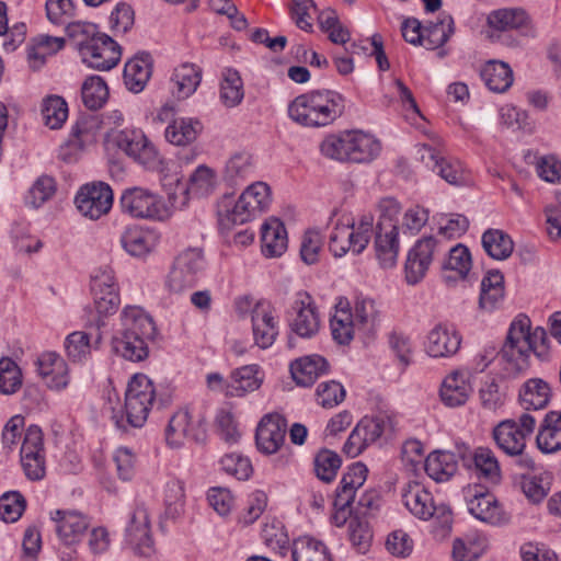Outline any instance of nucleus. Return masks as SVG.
<instances>
[{
	"label": "nucleus",
	"mask_w": 561,
	"mask_h": 561,
	"mask_svg": "<svg viewBox=\"0 0 561 561\" xmlns=\"http://www.w3.org/2000/svg\"><path fill=\"white\" fill-rule=\"evenodd\" d=\"M530 353L541 360L548 359L549 339L543 328L531 330L530 319L518 314L510 324L500 357L506 364V370L516 375L528 368Z\"/></svg>",
	"instance_id": "obj_1"
},
{
	"label": "nucleus",
	"mask_w": 561,
	"mask_h": 561,
	"mask_svg": "<svg viewBox=\"0 0 561 561\" xmlns=\"http://www.w3.org/2000/svg\"><path fill=\"white\" fill-rule=\"evenodd\" d=\"M121 328L112 339L114 352L138 363L149 356L148 342L157 334L152 317L140 306L127 305L119 314Z\"/></svg>",
	"instance_id": "obj_2"
},
{
	"label": "nucleus",
	"mask_w": 561,
	"mask_h": 561,
	"mask_svg": "<svg viewBox=\"0 0 561 561\" xmlns=\"http://www.w3.org/2000/svg\"><path fill=\"white\" fill-rule=\"evenodd\" d=\"M73 48L88 68L108 71L122 59V47L105 33L98 31L93 23L72 22L66 27Z\"/></svg>",
	"instance_id": "obj_3"
},
{
	"label": "nucleus",
	"mask_w": 561,
	"mask_h": 561,
	"mask_svg": "<svg viewBox=\"0 0 561 561\" xmlns=\"http://www.w3.org/2000/svg\"><path fill=\"white\" fill-rule=\"evenodd\" d=\"M345 108L344 96L334 90H313L296 96L288 105L291 121L309 128L333 124Z\"/></svg>",
	"instance_id": "obj_4"
},
{
	"label": "nucleus",
	"mask_w": 561,
	"mask_h": 561,
	"mask_svg": "<svg viewBox=\"0 0 561 561\" xmlns=\"http://www.w3.org/2000/svg\"><path fill=\"white\" fill-rule=\"evenodd\" d=\"M321 153L332 160L369 163L380 151V141L363 130H345L327 136L320 145Z\"/></svg>",
	"instance_id": "obj_5"
},
{
	"label": "nucleus",
	"mask_w": 561,
	"mask_h": 561,
	"mask_svg": "<svg viewBox=\"0 0 561 561\" xmlns=\"http://www.w3.org/2000/svg\"><path fill=\"white\" fill-rule=\"evenodd\" d=\"M367 473L366 465L360 461L348 467L335 491L333 505L337 511L344 512L346 508H352L355 516L366 518L379 510L380 495L376 491L364 492L353 506L356 491L365 483Z\"/></svg>",
	"instance_id": "obj_6"
},
{
	"label": "nucleus",
	"mask_w": 561,
	"mask_h": 561,
	"mask_svg": "<svg viewBox=\"0 0 561 561\" xmlns=\"http://www.w3.org/2000/svg\"><path fill=\"white\" fill-rule=\"evenodd\" d=\"M374 231V216L362 215L357 221L343 215L340 217L329 237V250L334 257H343L351 252L360 254L368 245Z\"/></svg>",
	"instance_id": "obj_7"
},
{
	"label": "nucleus",
	"mask_w": 561,
	"mask_h": 561,
	"mask_svg": "<svg viewBox=\"0 0 561 561\" xmlns=\"http://www.w3.org/2000/svg\"><path fill=\"white\" fill-rule=\"evenodd\" d=\"M154 399L156 388L152 380L145 374H135L127 383L123 413L113 414L117 427L125 428L126 424L141 427L148 419Z\"/></svg>",
	"instance_id": "obj_8"
},
{
	"label": "nucleus",
	"mask_w": 561,
	"mask_h": 561,
	"mask_svg": "<svg viewBox=\"0 0 561 561\" xmlns=\"http://www.w3.org/2000/svg\"><path fill=\"white\" fill-rule=\"evenodd\" d=\"M380 219L375 236V250L380 265L385 268L392 267L397 263L400 242L399 226L393 219L399 215L400 203L391 197L380 201Z\"/></svg>",
	"instance_id": "obj_9"
},
{
	"label": "nucleus",
	"mask_w": 561,
	"mask_h": 561,
	"mask_svg": "<svg viewBox=\"0 0 561 561\" xmlns=\"http://www.w3.org/2000/svg\"><path fill=\"white\" fill-rule=\"evenodd\" d=\"M394 432L393 419L386 413L364 416L353 428L344 443L343 451L348 456H359L369 446L388 442Z\"/></svg>",
	"instance_id": "obj_10"
},
{
	"label": "nucleus",
	"mask_w": 561,
	"mask_h": 561,
	"mask_svg": "<svg viewBox=\"0 0 561 561\" xmlns=\"http://www.w3.org/2000/svg\"><path fill=\"white\" fill-rule=\"evenodd\" d=\"M123 214L137 219L165 221L172 216V207L156 192L134 186L123 191L119 198Z\"/></svg>",
	"instance_id": "obj_11"
},
{
	"label": "nucleus",
	"mask_w": 561,
	"mask_h": 561,
	"mask_svg": "<svg viewBox=\"0 0 561 561\" xmlns=\"http://www.w3.org/2000/svg\"><path fill=\"white\" fill-rule=\"evenodd\" d=\"M272 203V192L267 183L257 181L250 184L236 201L232 208L220 213L224 225H243L266 211Z\"/></svg>",
	"instance_id": "obj_12"
},
{
	"label": "nucleus",
	"mask_w": 561,
	"mask_h": 561,
	"mask_svg": "<svg viewBox=\"0 0 561 561\" xmlns=\"http://www.w3.org/2000/svg\"><path fill=\"white\" fill-rule=\"evenodd\" d=\"M237 310L243 314L250 311L253 341L262 350L271 347L279 331V321L275 307L266 300H259L253 306L250 298L237 300Z\"/></svg>",
	"instance_id": "obj_13"
},
{
	"label": "nucleus",
	"mask_w": 561,
	"mask_h": 561,
	"mask_svg": "<svg viewBox=\"0 0 561 561\" xmlns=\"http://www.w3.org/2000/svg\"><path fill=\"white\" fill-rule=\"evenodd\" d=\"M107 138L129 158L147 169L154 170L162 164L159 150L140 128L114 130L107 134Z\"/></svg>",
	"instance_id": "obj_14"
},
{
	"label": "nucleus",
	"mask_w": 561,
	"mask_h": 561,
	"mask_svg": "<svg viewBox=\"0 0 561 561\" xmlns=\"http://www.w3.org/2000/svg\"><path fill=\"white\" fill-rule=\"evenodd\" d=\"M443 238L426 236L419 239L408 253L405 278L411 285L417 284L426 275L432 262L447 251Z\"/></svg>",
	"instance_id": "obj_15"
},
{
	"label": "nucleus",
	"mask_w": 561,
	"mask_h": 561,
	"mask_svg": "<svg viewBox=\"0 0 561 561\" xmlns=\"http://www.w3.org/2000/svg\"><path fill=\"white\" fill-rule=\"evenodd\" d=\"M90 289L99 317H108L117 311L121 305L119 286L112 267L95 268L91 274Z\"/></svg>",
	"instance_id": "obj_16"
},
{
	"label": "nucleus",
	"mask_w": 561,
	"mask_h": 561,
	"mask_svg": "<svg viewBox=\"0 0 561 561\" xmlns=\"http://www.w3.org/2000/svg\"><path fill=\"white\" fill-rule=\"evenodd\" d=\"M175 184L180 194L176 191L169 192V201L174 208H183L191 197L199 198L210 195L217 186V174L211 168L201 164L190 175L186 184L182 183L180 178L175 179Z\"/></svg>",
	"instance_id": "obj_17"
},
{
	"label": "nucleus",
	"mask_w": 561,
	"mask_h": 561,
	"mask_svg": "<svg viewBox=\"0 0 561 561\" xmlns=\"http://www.w3.org/2000/svg\"><path fill=\"white\" fill-rule=\"evenodd\" d=\"M205 260L199 249H187L175 259L167 285L173 293H182L197 283L204 271Z\"/></svg>",
	"instance_id": "obj_18"
},
{
	"label": "nucleus",
	"mask_w": 561,
	"mask_h": 561,
	"mask_svg": "<svg viewBox=\"0 0 561 561\" xmlns=\"http://www.w3.org/2000/svg\"><path fill=\"white\" fill-rule=\"evenodd\" d=\"M207 434L205 425L194 421L186 410L173 414L165 431V442L172 449H179L187 444H204Z\"/></svg>",
	"instance_id": "obj_19"
},
{
	"label": "nucleus",
	"mask_w": 561,
	"mask_h": 561,
	"mask_svg": "<svg viewBox=\"0 0 561 561\" xmlns=\"http://www.w3.org/2000/svg\"><path fill=\"white\" fill-rule=\"evenodd\" d=\"M113 199L111 186L96 182L83 185L77 193L75 203L82 216L96 220L111 210Z\"/></svg>",
	"instance_id": "obj_20"
},
{
	"label": "nucleus",
	"mask_w": 561,
	"mask_h": 561,
	"mask_svg": "<svg viewBox=\"0 0 561 561\" xmlns=\"http://www.w3.org/2000/svg\"><path fill=\"white\" fill-rule=\"evenodd\" d=\"M102 121L98 116L78 119L71 127L64 147V160L73 161L83 151L94 146L101 134Z\"/></svg>",
	"instance_id": "obj_21"
},
{
	"label": "nucleus",
	"mask_w": 561,
	"mask_h": 561,
	"mask_svg": "<svg viewBox=\"0 0 561 561\" xmlns=\"http://www.w3.org/2000/svg\"><path fill=\"white\" fill-rule=\"evenodd\" d=\"M287 421L282 414L277 412L264 414L255 428L257 450L265 455L280 451L285 445Z\"/></svg>",
	"instance_id": "obj_22"
},
{
	"label": "nucleus",
	"mask_w": 561,
	"mask_h": 561,
	"mask_svg": "<svg viewBox=\"0 0 561 561\" xmlns=\"http://www.w3.org/2000/svg\"><path fill=\"white\" fill-rule=\"evenodd\" d=\"M125 539L137 554L147 557L153 552L150 512L145 504L135 507L125 530Z\"/></svg>",
	"instance_id": "obj_23"
},
{
	"label": "nucleus",
	"mask_w": 561,
	"mask_h": 561,
	"mask_svg": "<svg viewBox=\"0 0 561 561\" xmlns=\"http://www.w3.org/2000/svg\"><path fill=\"white\" fill-rule=\"evenodd\" d=\"M402 502L409 512L415 517L427 520L435 514L449 518V512L445 507H436L433 495L419 482L410 481L401 490Z\"/></svg>",
	"instance_id": "obj_24"
},
{
	"label": "nucleus",
	"mask_w": 561,
	"mask_h": 561,
	"mask_svg": "<svg viewBox=\"0 0 561 561\" xmlns=\"http://www.w3.org/2000/svg\"><path fill=\"white\" fill-rule=\"evenodd\" d=\"M461 341L462 337L454 325L437 323L428 331L424 350L433 358H448L457 354Z\"/></svg>",
	"instance_id": "obj_25"
},
{
	"label": "nucleus",
	"mask_w": 561,
	"mask_h": 561,
	"mask_svg": "<svg viewBox=\"0 0 561 561\" xmlns=\"http://www.w3.org/2000/svg\"><path fill=\"white\" fill-rule=\"evenodd\" d=\"M531 24L528 13L518 7L492 10L486 15V26L490 37H499L502 33L524 31Z\"/></svg>",
	"instance_id": "obj_26"
},
{
	"label": "nucleus",
	"mask_w": 561,
	"mask_h": 561,
	"mask_svg": "<svg viewBox=\"0 0 561 561\" xmlns=\"http://www.w3.org/2000/svg\"><path fill=\"white\" fill-rule=\"evenodd\" d=\"M291 330L301 337L313 336L320 327V318L312 297L305 291L298 293L293 305Z\"/></svg>",
	"instance_id": "obj_27"
},
{
	"label": "nucleus",
	"mask_w": 561,
	"mask_h": 561,
	"mask_svg": "<svg viewBox=\"0 0 561 561\" xmlns=\"http://www.w3.org/2000/svg\"><path fill=\"white\" fill-rule=\"evenodd\" d=\"M419 153L421 160L449 184L462 185L467 182V174L460 161L446 160L438 150L428 145H423Z\"/></svg>",
	"instance_id": "obj_28"
},
{
	"label": "nucleus",
	"mask_w": 561,
	"mask_h": 561,
	"mask_svg": "<svg viewBox=\"0 0 561 561\" xmlns=\"http://www.w3.org/2000/svg\"><path fill=\"white\" fill-rule=\"evenodd\" d=\"M471 499L467 501L469 513L477 519L490 525L499 526L510 522V515L505 513L490 492H476L471 494V489L467 491Z\"/></svg>",
	"instance_id": "obj_29"
},
{
	"label": "nucleus",
	"mask_w": 561,
	"mask_h": 561,
	"mask_svg": "<svg viewBox=\"0 0 561 561\" xmlns=\"http://www.w3.org/2000/svg\"><path fill=\"white\" fill-rule=\"evenodd\" d=\"M38 374L45 385L54 391H61L70 383L67 362L55 352H45L37 359Z\"/></svg>",
	"instance_id": "obj_30"
},
{
	"label": "nucleus",
	"mask_w": 561,
	"mask_h": 561,
	"mask_svg": "<svg viewBox=\"0 0 561 561\" xmlns=\"http://www.w3.org/2000/svg\"><path fill=\"white\" fill-rule=\"evenodd\" d=\"M159 242L160 236L156 230L138 225L126 227L121 236L123 249L135 257L148 255L156 249Z\"/></svg>",
	"instance_id": "obj_31"
},
{
	"label": "nucleus",
	"mask_w": 561,
	"mask_h": 561,
	"mask_svg": "<svg viewBox=\"0 0 561 561\" xmlns=\"http://www.w3.org/2000/svg\"><path fill=\"white\" fill-rule=\"evenodd\" d=\"M94 467L98 470L100 482L107 491L115 490V477L122 481H129L136 472L134 458H95Z\"/></svg>",
	"instance_id": "obj_32"
},
{
	"label": "nucleus",
	"mask_w": 561,
	"mask_h": 561,
	"mask_svg": "<svg viewBox=\"0 0 561 561\" xmlns=\"http://www.w3.org/2000/svg\"><path fill=\"white\" fill-rule=\"evenodd\" d=\"M290 374L298 386L310 387L329 369L327 359L318 354L307 355L290 364Z\"/></svg>",
	"instance_id": "obj_33"
},
{
	"label": "nucleus",
	"mask_w": 561,
	"mask_h": 561,
	"mask_svg": "<svg viewBox=\"0 0 561 561\" xmlns=\"http://www.w3.org/2000/svg\"><path fill=\"white\" fill-rule=\"evenodd\" d=\"M471 391L468 374L463 370H455L443 380L439 396L445 405L456 408L467 402Z\"/></svg>",
	"instance_id": "obj_34"
},
{
	"label": "nucleus",
	"mask_w": 561,
	"mask_h": 561,
	"mask_svg": "<svg viewBox=\"0 0 561 561\" xmlns=\"http://www.w3.org/2000/svg\"><path fill=\"white\" fill-rule=\"evenodd\" d=\"M53 519L58 537L66 546L79 542L89 526L87 517L78 512L56 511Z\"/></svg>",
	"instance_id": "obj_35"
},
{
	"label": "nucleus",
	"mask_w": 561,
	"mask_h": 561,
	"mask_svg": "<svg viewBox=\"0 0 561 561\" xmlns=\"http://www.w3.org/2000/svg\"><path fill=\"white\" fill-rule=\"evenodd\" d=\"M262 252L267 257H277L285 253L288 245L287 231L284 224L274 217L264 221L261 227Z\"/></svg>",
	"instance_id": "obj_36"
},
{
	"label": "nucleus",
	"mask_w": 561,
	"mask_h": 561,
	"mask_svg": "<svg viewBox=\"0 0 561 561\" xmlns=\"http://www.w3.org/2000/svg\"><path fill=\"white\" fill-rule=\"evenodd\" d=\"M102 335L99 330L95 334L85 331H73L69 333L65 341L64 347L68 359L72 363H85L93 347H98L101 343Z\"/></svg>",
	"instance_id": "obj_37"
},
{
	"label": "nucleus",
	"mask_w": 561,
	"mask_h": 561,
	"mask_svg": "<svg viewBox=\"0 0 561 561\" xmlns=\"http://www.w3.org/2000/svg\"><path fill=\"white\" fill-rule=\"evenodd\" d=\"M493 438L507 456H519L525 449L527 437L520 432L517 422L502 421L493 430Z\"/></svg>",
	"instance_id": "obj_38"
},
{
	"label": "nucleus",
	"mask_w": 561,
	"mask_h": 561,
	"mask_svg": "<svg viewBox=\"0 0 561 561\" xmlns=\"http://www.w3.org/2000/svg\"><path fill=\"white\" fill-rule=\"evenodd\" d=\"M152 72V59L147 53L137 54L124 67V82L131 92L139 93L147 85Z\"/></svg>",
	"instance_id": "obj_39"
},
{
	"label": "nucleus",
	"mask_w": 561,
	"mask_h": 561,
	"mask_svg": "<svg viewBox=\"0 0 561 561\" xmlns=\"http://www.w3.org/2000/svg\"><path fill=\"white\" fill-rule=\"evenodd\" d=\"M260 367L245 365L232 371L226 385V394L230 397H243L248 392L257 390L262 385Z\"/></svg>",
	"instance_id": "obj_40"
},
{
	"label": "nucleus",
	"mask_w": 561,
	"mask_h": 561,
	"mask_svg": "<svg viewBox=\"0 0 561 561\" xmlns=\"http://www.w3.org/2000/svg\"><path fill=\"white\" fill-rule=\"evenodd\" d=\"M480 77L485 87L494 93L506 92L514 82V73L507 62L501 60L486 61L481 70Z\"/></svg>",
	"instance_id": "obj_41"
},
{
	"label": "nucleus",
	"mask_w": 561,
	"mask_h": 561,
	"mask_svg": "<svg viewBox=\"0 0 561 561\" xmlns=\"http://www.w3.org/2000/svg\"><path fill=\"white\" fill-rule=\"evenodd\" d=\"M203 129L199 119L195 117H178L164 129L165 140L178 147H186L193 144Z\"/></svg>",
	"instance_id": "obj_42"
},
{
	"label": "nucleus",
	"mask_w": 561,
	"mask_h": 561,
	"mask_svg": "<svg viewBox=\"0 0 561 561\" xmlns=\"http://www.w3.org/2000/svg\"><path fill=\"white\" fill-rule=\"evenodd\" d=\"M202 80L201 69L193 64H183L174 69L171 78V92L178 100L190 98Z\"/></svg>",
	"instance_id": "obj_43"
},
{
	"label": "nucleus",
	"mask_w": 561,
	"mask_h": 561,
	"mask_svg": "<svg viewBox=\"0 0 561 561\" xmlns=\"http://www.w3.org/2000/svg\"><path fill=\"white\" fill-rule=\"evenodd\" d=\"M504 300V276L499 271H490L481 280L479 306L486 312L497 309Z\"/></svg>",
	"instance_id": "obj_44"
},
{
	"label": "nucleus",
	"mask_w": 561,
	"mask_h": 561,
	"mask_svg": "<svg viewBox=\"0 0 561 561\" xmlns=\"http://www.w3.org/2000/svg\"><path fill=\"white\" fill-rule=\"evenodd\" d=\"M353 318L359 331L373 333L381 323L380 306L373 298L357 296Z\"/></svg>",
	"instance_id": "obj_45"
},
{
	"label": "nucleus",
	"mask_w": 561,
	"mask_h": 561,
	"mask_svg": "<svg viewBox=\"0 0 561 561\" xmlns=\"http://www.w3.org/2000/svg\"><path fill=\"white\" fill-rule=\"evenodd\" d=\"M470 478L477 479L484 486L497 485L502 474L496 458H461Z\"/></svg>",
	"instance_id": "obj_46"
},
{
	"label": "nucleus",
	"mask_w": 561,
	"mask_h": 561,
	"mask_svg": "<svg viewBox=\"0 0 561 561\" xmlns=\"http://www.w3.org/2000/svg\"><path fill=\"white\" fill-rule=\"evenodd\" d=\"M536 443L543 454H552L561 449V413L550 412L546 415Z\"/></svg>",
	"instance_id": "obj_47"
},
{
	"label": "nucleus",
	"mask_w": 561,
	"mask_h": 561,
	"mask_svg": "<svg viewBox=\"0 0 561 561\" xmlns=\"http://www.w3.org/2000/svg\"><path fill=\"white\" fill-rule=\"evenodd\" d=\"M551 389L541 378L527 380L519 391L520 404L525 410H540L548 405Z\"/></svg>",
	"instance_id": "obj_48"
},
{
	"label": "nucleus",
	"mask_w": 561,
	"mask_h": 561,
	"mask_svg": "<svg viewBox=\"0 0 561 561\" xmlns=\"http://www.w3.org/2000/svg\"><path fill=\"white\" fill-rule=\"evenodd\" d=\"M481 242L488 255L497 261L508 259L514 250L511 236L501 229H488L483 232Z\"/></svg>",
	"instance_id": "obj_49"
},
{
	"label": "nucleus",
	"mask_w": 561,
	"mask_h": 561,
	"mask_svg": "<svg viewBox=\"0 0 561 561\" xmlns=\"http://www.w3.org/2000/svg\"><path fill=\"white\" fill-rule=\"evenodd\" d=\"M330 328L333 339L339 344H348L354 336L356 323L353 313L347 309V302L336 305L335 312L330 320Z\"/></svg>",
	"instance_id": "obj_50"
},
{
	"label": "nucleus",
	"mask_w": 561,
	"mask_h": 561,
	"mask_svg": "<svg viewBox=\"0 0 561 561\" xmlns=\"http://www.w3.org/2000/svg\"><path fill=\"white\" fill-rule=\"evenodd\" d=\"M454 34V20L444 14L436 22L428 21L423 25V46L435 49L443 46Z\"/></svg>",
	"instance_id": "obj_51"
},
{
	"label": "nucleus",
	"mask_w": 561,
	"mask_h": 561,
	"mask_svg": "<svg viewBox=\"0 0 561 561\" xmlns=\"http://www.w3.org/2000/svg\"><path fill=\"white\" fill-rule=\"evenodd\" d=\"M291 558L293 561H332L327 546L308 536L294 541Z\"/></svg>",
	"instance_id": "obj_52"
},
{
	"label": "nucleus",
	"mask_w": 561,
	"mask_h": 561,
	"mask_svg": "<svg viewBox=\"0 0 561 561\" xmlns=\"http://www.w3.org/2000/svg\"><path fill=\"white\" fill-rule=\"evenodd\" d=\"M219 98L226 107H236L244 98L243 81L239 72L227 68L222 71Z\"/></svg>",
	"instance_id": "obj_53"
},
{
	"label": "nucleus",
	"mask_w": 561,
	"mask_h": 561,
	"mask_svg": "<svg viewBox=\"0 0 561 561\" xmlns=\"http://www.w3.org/2000/svg\"><path fill=\"white\" fill-rule=\"evenodd\" d=\"M110 95L105 80L96 75L89 76L81 87V99L89 110H99L107 101Z\"/></svg>",
	"instance_id": "obj_54"
},
{
	"label": "nucleus",
	"mask_w": 561,
	"mask_h": 561,
	"mask_svg": "<svg viewBox=\"0 0 561 561\" xmlns=\"http://www.w3.org/2000/svg\"><path fill=\"white\" fill-rule=\"evenodd\" d=\"M41 113L47 127L59 129L68 118V104L59 95H48L42 102Z\"/></svg>",
	"instance_id": "obj_55"
},
{
	"label": "nucleus",
	"mask_w": 561,
	"mask_h": 561,
	"mask_svg": "<svg viewBox=\"0 0 561 561\" xmlns=\"http://www.w3.org/2000/svg\"><path fill=\"white\" fill-rule=\"evenodd\" d=\"M254 173L252 156L248 152H237L226 162L224 178L230 184H238Z\"/></svg>",
	"instance_id": "obj_56"
},
{
	"label": "nucleus",
	"mask_w": 561,
	"mask_h": 561,
	"mask_svg": "<svg viewBox=\"0 0 561 561\" xmlns=\"http://www.w3.org/2000/svg\"><path fill=\"white\" fill-rule=\"evenodd\" d=\"M64 46V37L39 34L32 39V45L28 48V59L34 61L35 66H41L48 56L58 53Z\"/></svg>",
	"instance_id": "obj_57"
},
{
	"label": "nucleus",
	"mask_w": 561,
	"mask_h": 561,
	"mask_svg": "<svg viewBox=\"0 0 561 561\" xmlns=\"http://www.w3.org/2000/svg\"><path fill=\"white\" fill-rule=\"evenodd\" d=\"M348 539L359 554L369 551L373 542V530L369 522L360 516H353L347 524Z\"/></svg>",
	"instance_id": "obj_58"
},
{
	"label": "nucleus",
	"mask_w": 561,
	"mask_h": 561,
	"mask_svg": "<svg viewBox=\"0 0 561 561\" xmlns=\"http://www.w3.org/2000/svg\"><path fill=\"white\" fill-rule=\"evenodd\" d=\"M485 540L479 536L457 538L453 543L454 561H476L485 550Z\"/></svg>",
	"instance_id": "obj_59"
},
{
	"label": "nucleus",
	"mask_w": 561,
	"mask_h": 561,
	"mask_svg": "<svg viewBox=\"0 0 561 561\" xmlns=\"http://www.w3.org/2000/svg\"><path fill=\"white\" fill-rule=\"evenodd\" d=\"M22 387V371L18 364L9 358H0V393L10 396Z\"/></svg>",
	"instance_id": "obj_60"
},
{
	"label": "nucleus",
	"mask_w": 561,
	"mask_h": 561,
	"mask_svg": "<svg viewBox=\"0 0 561 561\" xmlns=\"http://www.w3.org/2000/svg\"><path fill=\"white\" fill-rule=\"evenodd\" d=\"M26 508V500L19 491H9L0 496V518L5 523L16 522Z\"/></svg>",
	"instance_id": "obj_61"
},
{
	"label": "nucleus",
	"mask_w": 561,
	"mask_h": 561,
	"mask_svg": "<svg viewBox=\"0 0 561 561\" xmlns=\"http://www.w3.org/2000/svg\"><path fill=\"white\" fill-rule=\"evenodd\" d=\"M430 218V210L421 205L414 204L408 207L401 217L400 228L403 233L415 236L427 224Z\"/></svg>",
	"instance_id": "obj_62"
},
{
	"label": "nucleus",
	"mask_w": 561,
	"mask_h": 561,
	"mask_svg": "<svg viewBox=\"0 0 561 561\" xmlns=\"http://www.w3.org/2000/svg\"><path fill=\"white\" fill-rule=\"evenodd\" d=\"M472 260L469 249L458 243L448 249V256L444 260L443 267L456 272L460 277H466L471 268Z\"/></svg>",
	"instance_id": "obj_63"
},
{
	"label": "nucleus",
	"mask_w": 561,
	"mask_h": 561,
	"mask_svg": "<svg viewBox=\"0 0 561 561\" xmlns=\"http://www.w3.org/2000/svg\"><path fill=\"white\" fill-rule=\"evenodd\" d=\"M184 499V484L179 480L168 482L164 499V514L168 518L175 519L183 514L185 503Z\"/></svg>",
	"instance_id": "obj_64"
}]
</instances>
